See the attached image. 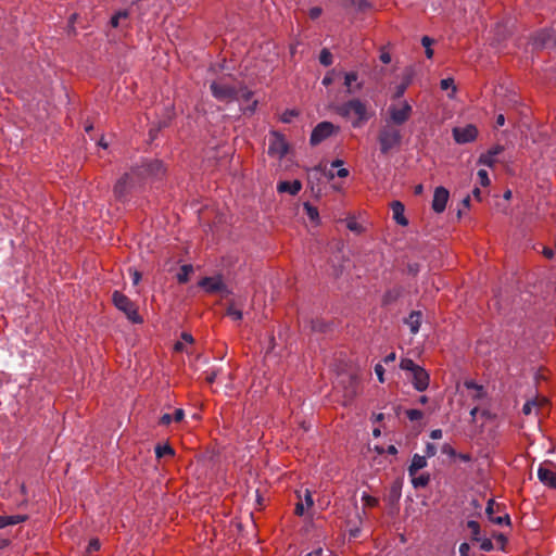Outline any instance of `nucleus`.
Here are the masks:
<instances>
[{"mask_svg": "<svg viewBox=\"0 0 556 556\" xmlns=\"http://www.w3.org/2000/svg\"><path fill=\"white\" fill-rule=\"evenodd\" d=\"M334 112L351 123L354 128L365 125L371 117L367 103L358 98H353L334 106Z\"/></svg>", "mask_w": 556, "mask_h": 556, "instance_id": "1", "label": "nucleus"}, {"mask_svg": "<svg viewBox=\"0 0 556 556\" xmlns=\"http://www.w3.org/2000/svg\"><path fill=\"white\" fill-rule=\"evenodd\" d=\"M402 130L400 127L386 122L379 129L377 141L379 143L380 153L388 155L392 151L399 150L402 146Z\"/></svg>", "mask_w": 556, "mask_h": 556, "instance_id": "2", "label": "nucleus"}, {"mask_svg": "<svg viewBox=\"0 0 556 556\" xmlns=\"http://www.w3.org/2000/svg\"><path fill=\"white\" fill-rule=\"evenodd\" d=\"M165 173L166 168L160 160L146 161L131 167V174L139 184L147 179H161L165 176Z\"/></svg>", "mask_w": 556, "mask_h": 556, "instance_id": "3", "label": "nucleus"}, {"mask_svg": "<svg viewBox=\"0 0 556 556\" xmlns=\"http://www.w3.org/2000/svg\"><path fill=\"white\" fill-rule=\"evenodd\" d=\"M112 301L114 306L123 312L132 324L143 323V318L138 312V306L127 295L116 290L112 294Z\"/></svg>", "mask_w": 556, "mask_h": 556, "instance_id": "4", "label": "nucleus"}, {"mask_svg": "<svg viewBox=\"0 0 556 556\" xmlns=\"http://www.w3.org/2000/svg\"><path fill=\"white\" fill-rule=\"evenodd\" d=\"M210 89L213 97L220 102L230 103L239 100L238 88L228 84L224 78L212 81Z\"/></svg>", "mask_w": 556, "mask_h": 556, "instance_id": "5", "label": "nucleus"}, {"mask_svg": "<svg viewBox=\"0 0 556 556\" xmlns=\"http://www.w3.org/2000/svg\"><path fill=\"white\" fill-rule=\"evenodd\" d=\"M413 109L408 102L404 101L401 105H390L388 109L389 118L386 122H390L396 127L405 124L412 116Z\"/></svg>", "mask_w": 556, "mask_h": 556, "instance_id": "6", "label": "nucleus"}, {"mask_svg": "<svg viewBox=\"0 0 556 556\" xmlns=\"http://www.w3.org/2000/svg\"><path fill=\"white\" fill-rule=\"evenodd\" d=\"M340 128L334 126L331 122H321L312 130L309 143L311 146H318L329 137L338 134Z\"/></svg>", "mask_w": 556, "mask_h": 556, "instance_id": "7", "label": "nucleus"}, {"mask_svg": "<svg viewBox=\"0 0 556 556\" xmlns=\"http://www.w3.org/2000/svg\"><path fill=\"white\" fill-rule=\"evenodd\" d=\"M289 151V144L283 135L273 131L269 138L268 154L278 160L283 159Z\"/></svg>", "mask_w": 556, "mask_h": 556, "instance_id": "8", "label": "nucleus"}, {"mask_svg": "<svg viewBox=\"0 0 556 556\" xmlns=\"http://www.w3.org/2000/svg\"><path fill=\"white\" fill-rule=\"evenodd\" d=\"M135 184H139L136 177L129 173L124 174L115 184L113 192L117 200H124Z\"/></svg>", "mask_w": 556, "mask_h": 556, "instance_id": "9", "label": "nucleus"}, {"mask_svg": "<svg viewBox=\"0 0 556 556\" xmlns=\"http://www.w3.org/2000/svg\"><path fill=\"white\" fill-rule=\"evenodd\" d=\"M478 129L475 125H467L465 127H455L453 129V137L457 143H468L476 140Z\"/></svg>", "mask_w": 556, "mask_h": 556, "instance_id": "10", "label": "nucleus"}, {"mask_svg": "<svg viewBox=\"0 0 556 556\" xmlns=\"http://www.w3.org/2000/svg\"><path fill=\"white\" fill-rule=\"evenodd\" d=\"M450 198V192L445 187H437L434 189L433 199H432V210L441 214L444 212L447 201Z\"/></svg>", "mask_w": 556, "mask_h": 556, "instance_id": "11", "label": "nucleus"}, {"mask_svg": "<svg viewBox=\"0 0 556 556\" xmlns=\"http://www.w3.org/2000/svg\"><path fill=\"white\" fill-rule=\"evenodd\" d=\"M429 382L430 376L425 368L419 366L415 371L412 372V383L417 391L421 392L427 390Z\"/></svg>", "mask_w": 556, "mask_h": 556, "instance_id": "12", "label": "nucleus"}, {"mask_svg": "<svg viewBox=\"0 0 556 556\" xmlns=\"http://www.w3.org/2000/svg\"><path fill=\"white\" fill-rule=\"evenodd\" d=\"M199 286L203 288L207 293H215L226 289V286L220 276L204 277L199 281Z\"/></svg>", "mask_w": 556, "mask_h": 556, "instance_id": "13", "label": "nucleus"}, {"mask_svg": "<svg viewBox=\"0 0 556 556\" xmlns=\"http://www.w3.org/2000/svg\"><path fill=\"white\" fill-rule=\"evenodd\" d=\"M538 478L551 489H556V472L553 471L547 464H542L538 469Z\"/></svg>", "mask_w": 556, "mask_h": 556, "instance_id": "14", "label": "nucleus"}, {"mask_svg": "<svg viewBox=\"0 0 556 556\" xmlns=\"http://www.w3.org/2000/svg\"><path fill=\"white\" fill-rule=\"evenodd\" d=\"M531 40L534 48L543 49L553 41V34L551 30L541 29L532 36Z\"/></svg>", "mask_w": 556, "mask_h": 556, "instance_id": "15", "label": "nucleus"}, {"mask_svg": "<svg viewBox=\"0 0 556 556\" xmlns=\"http://www.w3.org/2000/svg\"><path fill=\"white\" fill-rule=\"evenodd\" d=\"M392 211V218L400 226L406 227L408 225V219L405 216V206L401 201H393L390 204Z\"/></svg>", "mask_w": 556, "mask_h": 556, "instance_id": "16", "label": "nucleus"}, {"mask_svg": "<svg viewBox=\"0 0 556 556\" xmlns=\"http://www.w3.org/2000/svg\"><path fill=\"white\" fill-rule=\"evenodd\" d=\"M357 79L358 74L356 72H349L344 74V86L346 88V93L351 94L362 90L363 84L356 83Z\"/></svg>", "mask_w": 556, "mask_h": 556, "instance_id": "17", "label": "nucleus"}, {"mask_svg": "<svg viewBox=\"0 0 556 556\" xmlns=\"http://www.w3.org/2000/svg\"><path fill=\"white\" fill-rule=\"evenodd\" d=\"M302 189V184L300 180H293V181H280L277 185L278 192H288L292 195H295L300 192Z\"/></svg>", "mask_w": 556, "mask_h": 556, "instance_id": "18", "label": "nucleus"}, {"mask_svg": "<svg viewBox=\"0 0 556 556\" xmlns=\"http://www.w3.org/2000/svg\"><path fill=\"white\" fill-rule=\"evenodd\" d=\"M422 314L420 311H413L409 316L405 319V324L408 325L413 334L419 331L421 325Z\"/></svg>", "mask_w": 556, "mask_h": 556, "instance_id": "19", "label": "nucleus"}, {"mask_svg": "<svg viewBox=\"0 0 556 556\" xmlns=\"http://www.w3.org/2000/svg\"><path fill=\"white\" fill-rule=\"evenodd\" d=\"M494 507H495L494 500H492V498L489 500L486 508H485V513H486L488 518L490 519V521L495 523V525H502L503 522L509 523V516L508 515H505L503 517L502 516H498V517L493 516Z\"/></svg>", "mask_w": 556, "mask_h": 556, "instance_id": "20", "label": "nucleus"}, {"mask_svg": "<svg viewBox=\"0 0 556 556\" xmlns=\"http://www.w3.org/2000/svg\"><path fill=\"white\" fill-rule=\"evenodd\" d=\"M427 466V458L426 456H421L418 454H415L413 456L412 463L408 467V473L410 477H414L418 470L425 468Z\"/></svg>", "mask_w": 556, "mask_h": 556, "instance_id": "21", "label": "nucleus"}, {"mask_svg": "<svg viewBox=\"0 0 556 556\" xmlns=\"http://www.w3.org/2000/svg\"><path fill=\"white\" fill-rule=\"evenodd\" d=\"M26 516L23 515H13V516H0V529H3L8 526H13L21 523L26 520Z\"/></svg>", "mask_w": 556, "mask_h": 556, "instance_id": "22", "label": "nucleus"}, {"mask_svg": "<svg viewBox=\"0 0 556 556\" xmlns=\"http://www.w3.org/2000/svg\"><path fill=\"white\" fill-rule=\"evenodd\" d=\"M193 273L192 265H182L179 273L177 274V281L179 283H186L189 281L190 275Z\"/></svg>", "mask_w": 556, "mask_h": 556, "instance_id": "23", "label": "nucleus"}, {"mask_svg": "<svg viewBox=\"0 0 556 556\" xmlns=\"http://www.w3.org/2000/svg\"><path fill=\"white\" fill-rule=\"evenodd\" d=\"M464 384H465L466 389L475 391V394H473L475 400H480L484 396L483 387L480 384H477L473 380H467V381H465Z\"/></svg>", "mask_w": 556, "mask_h": 556, "instance_id": "24", "label": "nucleus"}, {"mask_svg": "<svg viewBox=\"0 0 556 556\" xmlns=\"http://www.w3.org/2000/svg\"><path fill=\"white\" fill-rule=\"evenodd\" d=\"M155 455L157 458H162L165 456H174L175 452H174V448L168 444H164V445L159 444L155 447Z\"/></svg>", "mask_w": 556, "mask_h": 556, "instance_id": "25", "label": "nucleus"}, {"mask_svg": "<svg viewBox=\"0 0 556 556\" xmlns=\"http://www.w3.org/2000/svg\"><path fill=\"white\" fill-rule=\"evenodd\" d=\"M430 482V475L429 473H422L418 477L416 475L412 477V483L414 488H425Z\"/></svg>", "mask_w": 556, "mask_h": 556, "instance_id": "26", "label": "nucleus"}, {"mask_svg": "<svg viewBox=\"0 0 556 556\" xmlns=\"http://www.w3.org/2000/svg\"><path fill=\"white\" fill-rule=\"evenodd\" d=\"M304 210L308 216V218L313 222V223H318L319 222V213H318V210L317 207L313 206L311 203L308 202H305L304 203Z\"/></svg>", "mask_w": 556, "mask_h": 556, "instance_id": "27", "label": "nucleus"}, {"mask_svg": "<svg viewBox=\"0 0 556 556\" xmlns=\"http://www.w3.org/2000/svg\"><path fill=\"white\" fill-rule=\"evenodd\" d=\"M544 404H546V399L528 401L522 407V413L525 415H530L534 406H541Z\"/></svg>", "mask_w": 556, "mask_h": 556, "instance_id": "28", "label": "nucleus"}, {"mask_svg": "<svg viewBox=\"0 0 556 556\" xmlns=\"http://www.w3.org/2000/svg\"><path fill=\"white\" fill-rule=\"evenodd\" d=\"M495 163H496L495 156L492 155L489 151H486L485 153H482L478 160V164L485 165L489 167H493L495 165Z\"/></svg>", "mask_w": 556, "mask_h": 556, "instance_id": "29", "label": "nucleus"}, {"mask_svg": "<svg viewBox=\"0 0 556 556\" xmlns=\"http://www.w3.org/2000/svg\"><path fill=\"white\" fill-rule=\"evenodd\" d=\"M467 528L470 530L471 539L473 541H480V525L476 520H469L467 522Z\"/></svg>", "mask_w": 556, "mask_h": 556, "instance_id": "30", "label": "nucleus"}, {"mask_svg": "<svg viewBox=\"0 0 556 556\" xmlns=\"http://www.w3.org/2000/svg\"><path fill=\"white\" fill-rule=\"evenodd\" d=\"M400 367L403 370L413 372L416 370V368L419 367V365L415 364L414 361L410 358H402L401 363H400Z\"/></svg>", "mask_w": 556, "mask_h": 556, "instance_id": "31", "label": "nucleus"}, {"mask_svg": "<svg viewBox=\"0 0 556 556\" xmlns=\"http://www.w3.org/2000/svg\"><path fill=\"white\" fill-rule=\"evenodd\" d=\"M332 61L333 59L331 52L328 49H323L320 51L319 62L325 66H329L332 64Z\"/></svg>", "mask_w": 556, "mask_h": 556, "instance_id": "32", "label": "nucleus"}, {"mask_svg": "<svg viewBox=\"0 0 556 556\" xmlns=\"http://www.w3.org/2000/svg\"><path fill=\"white\" fill-rule=\"evenodd\" d=\"M432 42L433 40L428 36H424L421 38V43L425 47V53L428 59H431L433 56V50L431 48Z\"/></svg>", "mask_w": 556, "mask_h": 556, "instance_id": "33", "label": "nucleus"}, {"mask_svg": "<svg viewBox=\"0 0 556 556\" xmlns=\"http://www.w3.org/2000/svg\"><path fill=\"white\" fill-rule=\"evenodd\" d=\"M346 227H348L349 230H351L353 232H356V233H362L363 232L362 225L355 218L348 219Z\"/></svg>", "mask_w": 556, "mask_h": 556, "instance_id": "34", "label": "nucleus"}, {"mask_svg": "<svg viewBox=\"0 0 556 556\" xmlns=\"http://www.w3.org/2000/svg\"><path fill=\"white\" fill-rule=\"evenodd\" d=\"M350 7H354L359 11H364L370 7L367 0H348Z\"/></svg>", "mask_w": 556, "mask_h": 556, "instance_id": "35", "label": "nucleus"}, {"mask_svg": "<svg viewBox=\"0 0 556 556\" xmlns=\"http://www.w3.org/2000/svg\"><path fill=\"white\" fill-rule=\"evenodd\" d=\"M440 86H441L442 90L452 89V94L451 96H453L456 92V86L454 84V79L453 78H444V79H442L441 83H440Z\"/></svg>", "mask_w": 556, "mask_h": 556, "instance_id": "36", "label": "nucleus"}, {"mask_svg": "<svg viewBox=\"0 0 556 556\" xmlns=\"http://www.w3.org/2000/svg\"><path fill=\"white\" fill-rule=\"evenodd\" d=\"M478 179L482 187H488L491 184V180L489 178V174L485 169H479L478 173Z\"/></svg>", "mask_w": 556, "mask_h": 556, "instance_id": "37", "label": "nucleus"}, {"mask_svg": "<svg viewBox=\"0 0 556 556\" xmlns=\"http://www.w3.org/2000/svg\"><path fill=\"white\" fill-rule=\"evenodd\" d=\"M299 115V112L295 110H286L280 119L282 123H291L293 117H296Z\"/></svg>", "mask_w": 556, "mask_h": 556, "instance_id": "38", "label": "nucleus"}, {"mask_svg": "<svg viewBox=\"0 0 556 556\" xmlns=\"http://www.w3.org/2000/svg\"><path fill=\"white\" fill-rule=\"evenodd\" d=\"M362 501L364 503V505L366 507H376L379 503L378 498L377 497H374L371 495H368V494H364L362 496Z\"/></svg>", "mask_w": 556, "mask_h": 556, "instance_id": "39", "label": "nucleus"}, {"mask_svg": "<svg viewBox=\"0 0 556 556\" xmlns=\"http://www.w3.org/2000/svg\"><path fill=\"white\" fill-rule=\"evenodd\" d=\"M126 17H128L127 11H119L115 15L112 16L110 23H111L112 27H117L118 23H119V20L121 18H126Z\"/></svg>", "mask_w": 556, "mask_h": 556, "instance_id": "40", "label": "nucleus"}, {"mask_svg": "<svg viewBox=\"0 0 556 556\" xmlns=\"http://www.w3.org/2000/svg\"><path fill=\"white\" fill-rule=\"evenodd\" d=\"M298 497H299V502L295 504L294 514L296 516L302 517L305 514V506H304V503L302 502V496L300 493H298Z\"/></svg>", "mask_w": 556, "mask_h": 556, "instance_id": "41", "label": "nucleus"}, {"mask_svg": "<svg viewBox=\"0 0 556 556\" xmlns=\"http://www.w3.org/2000/svg\"><path fill=\"white\" fill-rule=\"evenodd\" d=\"M406 416L408 417L409 420L414 421L421 419L424 414L419 409H408L406 410Z\"/></svg>", "mask_w": 556, "mask_h": 556, "instance_id": "42", "label": "nucleus"}, {"mask_svg": "<svg viewBox=\"0 0 556 556\" xmlns=\"http://www.w3.org/2000/svg\"><path fill=\"white\" fill-rule=\"evenodd\" d=\"M227 315L235 320L242 319V312L240 309L235 308L233 306L228 307Z\"/></svg>", "mask_w": 556, "mask_h": 556, "instance_id": "43", "label": "nucleus"}, {"mask_svg": "<svg viewBox=\"0 0 556 556\" xmlns=\"http://www.w3.org/2000/svg\"><path fill=\"white\" fill-rule=\"evenodd\" d=\"M302 502L304 503V506L307 509L313 507L314 500H313L312 493H311V491L308 489L305 490L304 498L302 500Z\"/></svg>", "mask_w": 556, "mask_h": 556, "instance_id": "44", "label": "nucleus"}, {"mask_svg": "<svg viewBox=\"0 0 556 556\" xmlns=\"http://www.w3.org/2000/svg\"><path fill=\"white\" fill-rule=\"evenodd\" d=\"M480 548L484 552H490L493 549V543L490 539H481L480 538Z\"/></svg>", "mask_w": 556, "mask_h": 556, "instance_id": "45", "label": "nucleus"}, {"mask_svg": "<svg viewBox=\"0 0 556 556\" xmlns=\"http://www.w3.org/2000/svg\"><path fill=\"white\" fill-rule=\"evenodd\" d=\"M100 541L98 539H91L89 541V544H88V547H87V552L88 553H92V552H97L100 549Z\"/></svg>", "mask_w": 556, "mask_h": 556, "instance_id": "46", "label": "nucleus"}, {"mask_svg": "<svg viewBox=\"0 0 556 556\" xmlns=\"http://www.w3.org/2000/svg\"><path fill=\"white\" fill-rule=\"evenodd\" d=\"M239 90V99H243L244 101H250L252 99L253 92L247 88H240Z\"/></svg>", "mask_w": 556, "mask_h": 556, "instance_id": "47", "label": "nucleus"}, {"mask_svg": "<svg viewBox=\"0 0 556 556\" xmlns=\"http://www.w3.org/2000/svg\"><path fill=\"white\" fill-rule=\"evenodd\" d=\"M239 90V99H243L244 101H250L252 99L253 92L247 88H240Z\"/></svg>", "mask_w": 556, "mask_h": 556, "instance_id": "48", "label": "nucleus"}, {"mask_svg": "<svg viewBox=\"0 0 556 556\" xmlns=\"http://www.w3.org/2000/svg\"><path fill=\"white\" fill-rule=\"evenodd\" d=\"M334 73H336L334 70H331L325 75V77L323 78V81H321L324 86L327 87L333 83Z\"/></svg>", "mask_w": 556, "mask_h": 556, "instance_id": "49", "label": "nucleus"}, {"mask_svg": "<svg viewBox=\"0 0 556 556\" xmlns=\"http://www.w3.org/2000/svg\"><path fill=\"white\" fill-rule=\"evenodd\" d=\"M441 451H442L443 454H446L450 457H456V455H457L455 448L452 445L447 444V443L442 446Z\"/></svg>", "mask_w": 556, "mask_h": 556, "instance_id": "50", "label": "nucleus"}, {"mask_svg": "<svg viewBox=\"0 0 556 556\" xmlns=\"http://www.w3.org/2000/svg\"><path fill=\"white\" fill-rule=\"evenodd\" d=\"M323 13V9L320 7H314L309 10L308 15L312 20L318 18Z\"/></svg>", "mask_w": 556, "mask_h": 556, "instance_id": "51", "label": "nucleus"}, {"mask_svg": "<svg viewBox=\"0 0 556 556\" xmlns=\"http://www.w3.org/2000/svg\"><path fill=\"white\" fill-rule=\"evenodd\" d=\"M312 330L314 331H325L326 325L319 320H313L311 323Z\"/></svg>", "mask_w": 556, "mask_h": 556, "instance_id": "52", "label": "nucleus"}, {"mask_svg": "<svg viewBox=\"0 0 556 556\" xmlns=\"http://www.w3.org/2000/svg\"><path fill=\"white\" fill-rule=\"evenodd\" d=\"M437 454V447L432 443H428L426 446V458L427 457H433Z\"/></svg>", "mask_w": 556, "mask_h": 556, "instance_id": "53", "label": "nucleus"}, {"mask_svg": "<svg viewBox=\"0 0 556 556\" xmlns=\"http://www.w3.org/2000/svg\"><path fill=\"white\" fill-rule=\"evenodd\" d=\"M375 372L378 376L379 381L383 382L384 381V379H383L384 368L381 364H377L375 366Z\"/></svg>", "mask_w": 556, "mask_h": 556, "instance_id": "54", "label": "nucleus"}, {"mask_svg": "<svg viewBox=\"0 0 556 556\" xmlns=\"http://www.w3.org/2000/svg\"><path fill=\"white\" fill-rule=\"evenodd\" d=\"M184 416H185L184 409L177 408V409H175L174 416H172V417H173V420H175L176 422H180L184 419Z\"/></svg>", "mask_w": 556, "mask_h": 556, "instance_id": "55", "label": "nucleus"}, {"mask_svg": "<svg viewBox=\"0 0 556 556\" xmlns=\"http://www.w3.org/2000/svg\"><path fill=\"white\" fill-rule=\"evenodd\" d=\"M380 60L382 63L389 64L391 62V54L384 49H382L380 53Z\"/></svg>", "mask_w": 556, "mask_h": 556, "instance_id": "56", "label": "nucleus"}, {"mask_svg": "<svg viewBox=\"0 0 556 556\" xmlns=\"http://www.w3.org/2000/svg\"><path fill=\"white\" fill-rule=\"evenodd\" d=\"M205 374H206V377H205L206 382L212 384L217 377V371L212 370V371H206Z\"/></svg>", "mask_w": 556, "mask_h": 556, "instance_id": "57", "label": "nucleus"}, {"mask_svg": "<svg viewBox=\"0 0 556 556\" xmlns=\"http://www.w3.org/2000/svg\"><path fill=\"white\" fill-rule=\"evenodd\" d=\"M469 551H470V546H469L468 543H462L459 545V554H460V556H468Z\"/></svg>", "mask_w": 556, "mask_h": 556, "instance_id": "58", "label": "nucleus"}, {"mask_svg": "<svg viewBox=\"0 0 556 556\" xmlns=\"http://www.w3.org/2000/svg\"><path fill=\"white\" fill-rule=\"evenodd\" d=\"M492 155L496 156L501 154L504 151V147L501 144H496L492 147L490 150H488Z\"/></svg>", "mask_w": 556, "mask_h": 556, "instance_id": "59", "label": "nucleus"}, {"mask_svg": "<svg viewBox=\"0 0 556 556\" xmlns=\"http://www.w3.org/2000/svg\"><path fill=\"white\" fill-rule=\"evenodd\" d=\"M172 421H173V417L169 414H164L160 418V425H163V426H168Z\"/></svg>", "mask_w": 556, "mask_h": 556, "instance_id": "60", "label": "nucleus"}, {"mask_svg": "<svg viewBox=\"0 0 556 556\" xmlns=\"http://www.w3.org/2000/svg\"><path fill=\"white\" fill-rule=\"evenodd\" d=\"M181 339L184 342L186 343H189V344H192L193 343V337L191 333H188V332H182L181 333Z\"/></svg>", "mask_w": 556, "mask_h": 556, "instance_id": "61", "label": "nucleus"}, {"mask_svg": "<svg viewBox=\"0 0 556 556\" xmlns=\"http://www.w3.org/2000/svg\"><path fill=\"white\" fill-rule=\"evenodd\" d=\"M442 430L441 429H434L431 431L430 433V438L433 439V440H439L442 438Z\"/></svg>", "mask_w": 556, "mask_h": 556, "instance_id": "62", "label": "nucleus"}, {"mask_svg": "<svg viewBox=\"0 0 556 556\" xmlns=\"http://www.w3.org/2000/svg\"><path fill=\"white\" fill-rule=\"evenodd\" d=\"M456 457H458L462 462H465V463H468L471 460V455L470 454H464V453H459L456 455Z\"/></svg>", "mask_w": 556, "mask_h": 556, "instance_id": "63", "label": "nucleus"}, {"mask_svg": "<svg viewBox=\"0 0 556 556\" xmlns=\"http://www.w3.org/2000/svg\"><path fill=\"white\" fill-rule=\"evenodd\" d=\"M543 255H544L546 258L551 260V258H553V256H554V251H553L551 248H544V250H543Z\"/></svg>", "mask_w": 556, "mask_h": 556, "instance_id": "64", "label": "nucleus"}]
</instances>
